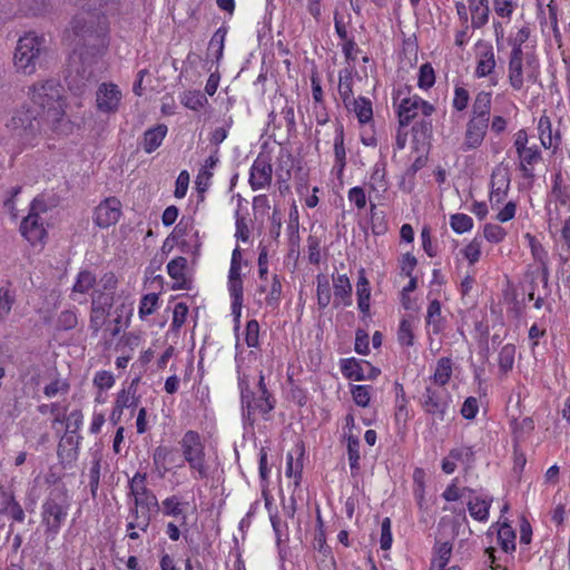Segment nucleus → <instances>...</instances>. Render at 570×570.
I'll return each mask as SVG.
<instances>
[{"label":"nucleus","instance_id":"f257e3e1","mask_svg":"<svg viewBox=\"0 0 570 570\" xmlns=\"http://www.w3.org/2000/svg\"><path fill=\"white\" fill-rule=\"evenodd\" d=\"M62 91V87L56 80H41L29 87L28 97L31 106L41 114L50 131L68 135L73 126L66 117Z\"/></svg>","mask_w":570,"mask_h":570},{"label":"nucleus","instance_id":"f03ea898","mask_svg":"<svg viewBox=\"0 0 570 570\" xmlns=\"http://www.w3.org/2000/svg\"><path fill=\"white\" fill-rule=\"evenodd\" d=\"M73 32L81 38L82 46L87 48L79 55L82 58L85 55L97 56L101 55L108 46V23L106 18L95 19L90 16L89 20L77 17L72 21Z\"/></svg>","mask_w":570,"mask_h":570},{"label":"nucleus","instance_id":"7ed1b4c3","mask_svg":"<svg viewBox=\"0 0 570 570\" xmlns=\"http://www.w3.org/2000/svg\"><path fill=\"white\" fill-rule=\"evenodd\" d=\"M46 50V39L36 32H28L18 40L13 63L18 71L32 75Z\"/></svg>","mask_w":570,"mask_h":570},{"label":"nucleus","instance_id":"20e7f679","mask_svg":"<svg viewBox=\"0 0 570 570\" xmlns=\"http://www.w3.org/2000/svg\"><path fill=\"white\" fill-rule=\"evenodd\" d=\"M238 386L240 389L244 422L253 425L257 414L264 420H268L269 412L275 409V399L273 396H264L263 394L255 393V391L249 387L246 375L238 377Z\"/></svg>","mask_w":570,"mask_h":570},{"label":"nucleus","instance_id":"39448f33","mask_svg":"<svg viewBox=\"0 0 570 570\" xmlns=\"http://www.w3.org/2000/svg\"><path fill=\"white\" fill-rule=\"evenodd\" d=\"M8 126L17 136L27 141L41 132L50 130L48 125L43 121L41 114L31 105L21 106V108L14 112Z\"/></svg>","mask_w":570,"mask_h":570},{"label":"nucleus","instance_id":"423d86ee","mask_svg":"<svg viewBox=\"0 0 570 570\" xmlns=\"http://www.w3.org/2000/svg\"><path fill=\"white\" fill-rule=\"evenodd\" d=\"M184 460L188 463L191 471L196 472L195 479H206L208 476V465L206 464L205 445L198 432L189 430L179 441Z\"/></svg>","mask_w":570,"mask_h":570},{"label":"nucleus","instance_id":"0eeeda50","mask_svg":"<svg viewBox=\"0 0 570 570\" xmlns=\"http://www.w3.org/2000/svg\"><path fill=\"white\" fill-rule=\"evenodd\" d=\"M420 403L424 412L431 416L432 425L444 422L454 414L451 395L445 390L428 386L420 399Z\"/></svg>","mask_w":570,"mask_h":570},{"label":"nucleus","instance_id":"6e6552de","mask_svg":"<svg viewBox=\"0 0 570 570\" xmlns=\"http://www.w3.org/2000/svg\"><path fill=\"white\" fill-rule=\"evenodd\" d=\"M69 504L63 495H51L42 504V523L46 525V532L56 535L68 513Z\"/></svg>","mask_w":570,"mask_h":570},{"label":"nucleus","instance_id":"1a4fd4ad","mask_svg":"<svg viewBox=\"0 0 570 570\" xmlns=\"http://www.w3.org/2000/svg\"><path fill=\"white\" fill-rule=\"evenodd\" d=\"M146 473L137 472L129 481V494L134 497V503L140 509L159 510L157 497L146 487Z\"/></svg>","mask_w":570,"mask_h":570},{"label":"nucleus","instance_id":"9d476101","mask_svg":"<svg viewBox=\"0 0 570 570\" xmlns=\"http://www.w3.org/2000/svg\"><path fill=\"white\" fill-rule=\"evenodd\" d=\"M341 371L345 377L354 381L374 380L381 373L370 362L354 357L342 360Z\"/></svg>","mask_w":570,"mask_h":570},{"label":"nucleus","instance_id":"9b49d317","mask_svg":"<svg viewBox=\"0 0 570 570\" xmlns=\"http://www.w3.org/2000/svg\"><path fill=\"white\" fill-rule=\"evenodd\" d=\"M121 216V203L116 197H108L95 209L94 222L100 228H108L115 225Z\"/></svg>","mask_w":570,"mask_h":570},{"label":"nucleus","instance_id":"f8f14e48","mask_svg":"<svg viewBox=\"0 0 570 570\" xmlns=\"http://www.w3.org/2000/svg\"><path fill=\"white\" fill-rule=\"evenodd\" d=\"M121 97V91L117 85L104 82L96 92L97 109L105 114H114L119 108Z\"/></svg>","mask_w":570,"mask_h":570},{"label":"nucleus","instance_id":"ddd939ff","mask_svg":"<svg viewBox=\"0 0 570 570\" xmlns=\"http://www.w3.org/2000/svg\"><path fill=\"white\" fill-rule=\"evenodd\" d=\"M112 294H99L92 298L90 330H92L94 333L97 334L102 327L106 316L109 314V309L112 306Z\"/></svg>","mask_w":570,"mask_h":570},{"label":"nucleus","instance_id":"4468645a","mask_svg":"<svg viewBox=\"0 0 570 570\" xmlns=\"http://www.w3.org/2000/svg\"><path fill=\"white\" fill-rule=\"evenodd\" d=\"M489 122L470 119L466 124L464 140L461 145L463 151L479 148L487 135Z\"/></svg>","mask_w":570,"mask_h":570},{"label":"nucleus","instance_id":"2eb2a0df","mask_svg":"<svg viewBox=\"0 0 570 570\" xmlns=\"http://www.w3.org/2000/svg\"><path fill=\"white\" fill-rule=\"evenodd\" d=\"M20 233L32 246L41 243L47 235L41 217L35 214H28L22 219Z\"/></svg>","mask_w":570,"mask_h":570},{"label":"nucleus","instance_id":"dca6fc26","mask_svg":"<svg viewBox=\"0 0 570 570\" xmlns=\"http://www.w3.org/2000/svg\"><path fill=\"white\" fill-rule=\"evenodd\" d=\"M523 50H511L508 65V78L514 90L522 89L524 85Z\"/></svg>","mask_w":570,"mask_h":570},{"label":"nucleus","instance_id":"f3484780","mask_svg":"<svg viewBox=\"0 0 570 570\" xmlns=\"http://www.w3.org/2000/svg\"><path fill=\"white\" fill-rule=\"evenodd\" d=\"M272 165L263 158H257L252 168L249 175V184L254 190L263 189L268 186L272 181Z\"/></svg>","mask_w":570,"mask_h":570},{"label":"nucleus","instance_id":"a211bd4d","mask_svg":"<svg viewBox=\"0 0 570 570\" xmlns=\"http://www.w3.org/2000/svg\"><path fill=\"white\" fill-rule=\"evenodd\" d=\"M510 179L508 174L500 168L493 170L491 176L490 203L492 208L499 206L505 198Z\"/></svg>","mask_w":570,"mask_h":570},{"label":"nucleus","instance_id":"6ab92c4d","mask_svg":"<svg viewBox=\"0 0 570 570\" xmlns=\"http://www.w3.org/2000/svg\"><path fill=\"white\" fill-rule=\"evenodd\" d=\"M476 49L478 66L475 75L479 78H483L489 76L495 67L494 52L492 46L485 42H479Z\"/></svg>","mask_w":570,"mask_h":570},{"label":"nucleus","instance_id":"aec40b11","mask_svg":"<svg viewBox=\"0 0 570 570\" xmlns=\"http://www.w3.org/2000/svg\"><path fill=\"white\" fill-rule=\"evenodd\" d=\"M417 104H422V98L416 95L401 99L397 107L400 127L409 126L410 122L417 116L420 110Z\"/></svg>","mask_w":570,"mask_h":570},{"label":"nucleus","instance_id":"412c9836","mask_svg":"<svg viewBox=\"0 0 570 570\" xmlns=\"http://www.w3.org/2000/svg\"><path fill=\"white\" fill-rule=\"evenodd\" d=\"M334 306H350L352 304V285L345 274L333 277Z\"/></svg>","mask_w":570,"mask_h":570},{"label":"nucleus","instance_id":"4be33fe9","mask_svg":"<svg viewBox=\"0 0 570 570\" xmlns=\"http://www.w3.org/2000/svg\"><path fill=\"white\" fill-rule=\"evenodd\" d=\"M218 161V148H216L213 151V154L206 159L205 165L203 166V168H200L196 177L195 184L196 189L199 194H204L209 187L210 179L213 177V173L210 171V169H213Z\"/></svg>","mask_w":570,"mask_h":570},{"label":"nucleus","instance_id":"5701e85b","mask_svg":"<svg viewBox=\"0 0 570 570\" xmlns=\"http://www.w3.org/2000/svg\"><path fill=\"white\" fill-rule=\"evenodd\" d=\"M491 111V94L480 91L472 105V117L470 119L489 122Z\"/></svg>","mask_w":570,"mask_h":570},{"label":"nucleus","instance_id":"b1692460","mask_svg":"<svg viewBox=\"0 0 570 570\" xmlns=\"http://www.w3.org/2000/svg\"><path fill=\"white\" fill-rule=\"evenodd\" d=\"M356 296L360 311L365 315L368 314L371 286L368 279L365 276V271L363 268L358 272V279L356 283Z\"/></svg>","mask_w":570,"mask_h":570},{"label":"nucleus","instance_id":"393cba45","mask_svg":"<svg viewBox=\"0 0 570 570\" xmlns=\"http://www.w3.org/2000/svg\"><path fill=\"white\" fill-rule=\"evenodd\" d=\"M51 0H20L19 11L26 17H40L50 12Z\"/></svg>","mask_w":570,"mask_h":570},{"label":"nucleus","instance_id":"a878e982","mask_svg":"<svg viewBox=\"0 0 570 570\" xmlns=\"http://www.w3.org/2000/svg\"><path fill=\"white\" fill-rule=\"evenodd\" d=\"M167 134V126L164 124L157 125L148 129L144 134L142 148L146 153L150 154L156 150L163 142Z\"/></svg>","mask_w":570,"mask_h":570},{"label":"nucleus","instance_id":"bb28decb","mask_svg":"<svg viewBox=\"0 0 570 570\" xmlns=\"http://www.w3.org/2000/svg\"><path fill=\"white\" fill-rule=\"evenodd\" d=\"M468 2L472 27L475 29L483 27L488 22L490 12L488 0H468Z\"/></svg>","mask_w":570,"mask_h":570},{"label":"nucleus","instance_id":"cd10ccee","mask_svg":"<svg viewBox=\"0 0 570 570\" xmlns=\"http://www.w3.org/2000/svg\"><path fill=\"white\" fill-rule=\"evenodd\" d=\"M353 78L352 72L348 69H344L340 72L338 80V94L343 100V104L347 110L351 109L352 104L355 102L356 98L353 97Z\"/></svg>","mask_w":570,"mask_h":570},{"label":"nucleus","instance_id":"c85d7f7f","mask_svg":"<svg viewBox=\"0 0 570 570\" xmlns=\"http://www.w3.org/2000/svg\"><path fill=\"white\" fill-rule=\"evenodd\" d=\"M520 158L519 169L524 178H533V171L529 166H533L541 159V153L537 147H529L518 154Z\"/></svg>","mask_w":570,"mask_h":570},{"label":"nucleus","instance_id":"c756f323","mask_svg":"<svg viewBox=\"0 0 570 570\" xmlns=\"http://www.w3.org/2000/svg\"><path fill=\"white\" fill-rule=\"evenodd\" d=\"M350 110L355 112L361 124H367L373 118L372 102L364 97L356 98Z\"/></svg>","mask_w":570,"mask_h":570},{"label":"nucleus","instance_id":"7c9ffc66","mask_svg":"<svg viewBox=\"0 0 570 570\" xmlns=\"http://www.w3.org/2000/svg\"><path fill=\"white\" fill-rule=\"evenodd\" d=\"M296 165L297 163L291 155L282 156L276 168L277 183H289L292 170H295Z\"/></svg>","mask_w":570,"mask_h":570},{"label":"nucleus","instance_id":"2f4dec72","mask_svg":"<svg viewBox=\"0 0 570 570\" xmlns=\"http://www.w3.org/2000/svg\"><path fill=\"white\" fill-rule=\"evenodd\" d=\"M490 507V501L482 500L479 498L468 501V510L470 512V515L481 522L488 520Z\"/></svg>","mask_w":570,"mask_h":570},{"label":"nucleus","instance_id":"473e14b6","mask_svg":"<svg viewBox=\"0 0 570 570\" xmlns=\"http://www.w3.org/2000/svg\"><path fill=\"white\" fill-rule=\"evenodd\" d=\"M208 102L207 97L199 90H189L184 92L181 104L191 110H199Z\"/></svg>","mask_w":570,"mask_h":570},{"label":"nucleus","instance_id":"72a5a7b5","mask_svg":"<svg viewBox=\"0 0 570 570\" xmlns=\"http://www.w3.org/2000/svg\"><path fill=\"white\" fill-rule=\"evenodd\" d=\"M517 348L513 344H505L499 353L500 372L507 374L513 368Z\"/></svg>","mask_w":570,"mask_h":570},{"label":"nucleus","instance_id":"f704fd0d","mask_svg":"<svg viewBox=\"0 0 570 570\" xmlns=\"http://www.w3.org/2000/svg\"><path fill=\"white\" fill-rule=\"evenodd\" d=\"M452 374V362L449 357H441L438 361L436 368L433 375L434 382L441 386H444Z\"/></svg>","mask_w":570,"mask_h":570},{"label":"nucleus","instance_id":"c9c22d12","mask_svg":"<svg viewBox=\"0 0 570 570\" xmlns=\"http://www.w3.org/2000/svg\"><path fill=\"white\" fill-rule=\"evenodd\" d=\"M187 267V259L183 256H178L171 259L167 264V272L169 276L175 279L178 284L185 282V269Z\"/></svg>","mask_w":570,"mask_h":570},{"label":"nucleus","instance_id":"e433bc0d","mask_svg":"<svg viewBox=\"0 0 570 570\" xmlns=\"http://www.w3.org/2000/svg\"><path fill=\"white\" fill-rule=\"evenodd\" d=\"M539 138L544 148L553 146V132L551 120L548 116H541L538 124Z\"/></svg>","mask_w":570,"mask_h":570},{"label":"nucleus","instance_id":"4c0bfd02","mask_svg":"<svg viewBox=\"0 0 570 570\" xmlns=\"http://www.w3.org/2000/svg\"><path fill=\"white\" fill-rule=\"evenodd\" d=\"M498 540L504 552L513 551L515 549V532L509 524L504 523L500 527L498 531Z\"/></svg>","mask_w":570,"mask_h":570},{"label":"nucleus","instance_id":"58836bf2","mask_svg":"<svg viewBox=\"0 0 570 570\" xmlns=\"http://www.w3.org/2000/svg\"><path fill=\"white\" fill-rule=\"evenodd\" d=\"M95 284L96 276L89 271H81L77 276L72 291L75 293L86 294L95 286Z\"/></svg>","mask_w":570,"mask_h":570},{"label":"nucleus","instance_id":"ea45409f","mask_svg":"<svg viewBox=\"0 0 570 570\" xmlns=\"http://www.w3.org/2000/svg\"><path fill=\"white\" fill-rule=\"evenodd\" d=\"M512 432L517 441L524 439L533 429L534 422L531 417H523L521 421H511Z\"/></svg>","mask_w":570,"mask_h":570},{"label":"nucleus","instance_id":"a19ab883","mask_svg":"<svg viewBox=\"0 0 570 570\" xmlns=\"http://www.w3.org/2000/svg\"><path fill=\"white\" fill-rule=\"evenodd\" d=\"M331 302V287L328 281L323 275L317 276V305L325 308Z\"/></svg>","mask_w":570,"mask_h":570},{"label":"nucleus","instance_id":"79ce46f5","mask_svg":"<svg viewBox=\"0 0 570 570\" xmlns=\"http://www.w3.org/2000/svg\"><path fill=\"white\" fill-rule=\"evenodd\" d=\"M336 136L334 139V154L336 163L340 164L341 168L345 166V148H344V128L343 125L336 126Z\"/></svg>","mask_w":570,"mask_h":570},{"label":"nucleus","instance_id":"37998d69","mask_svg":"<svg viewBox=\"0 0 570 570\" xmlns=\"http://www.w3.org/2000/svg\"><path fill=\"white\" fill-rule=\"evenodd\" d=\"M282 296V283L278 275H274L272 278L271 288L265 297L266 305L276 308L279 305Z\"/></svg>","mask_w":570,"mask_h":570},{"label":"nucleus","instance_id":"c03bdc74","mask_svg":"<svg viewBox=\"0 0 570 570\" xmlns=\"http://www.w3.org/2000/svg\"><path fill=\"white\" fill-rule=\"evenodd\" d=\"M139 403L137 394L131 395L128 391L121 390L116 399V410H119L117 419H120L122 410L126 407H136Z\"/></svg>","mask_w":570,"mask_h":570},{"label":"nucleus","instance_id":"a18cd8bd","mask_svg":"<svg viewBox=\"0 0 570 570\" xmlns=\"http://www.w3.org/2000/svg\"><path fill=\"white\" fill-rule=\"evenodd\" d=\"M3 510L17 522H23L26 518L22 507L12 494L8 495Z\"/></svg>","mask_w":570,"mask_h":570},{"label":"nucleus","instance_id":"49530a36","mask_svg":"<svg viewBox=\"0 0 570 570\" xmlns=\"http://www.w3.org/2000/svg\"><path fill=\"white\" fill-rule=\"evenodd\" d=\"M435 82V75L430 63H424L420 67L417 85L421 89H429Z\"/></svg>","mask_w":570,"mask_h":570},{"label":"nucleus","instance_id":"de8ad7c7","mask_svg":"<svg viewBox=\"0 0 570 570\" xmlns=\"http://www.w3.org/2000/svg\"><path fill=\"white\" fill-rule=\"evenodd\" d=\"M451 227L458 234L465 233L470 230L473 226V220L469 215L465 214H454L451 216Z\"/></svg>","mask_w":570,"mask_h":570},{"label":"nucleus","instance_id":"09e8293b","mask_svg":"<svg viewBox=\"0 0 570 570\" xmlns=\"http://www.w3.org/2000/svg\"><path fill=\"white\" fill-rule=\"evenodd\" d=\"M181 502L178 497L171 495L161 502L163 513L167 517H178L183 514Z\"/></svg>","mask_w":570,"mask_h":570},{"label":"nucleus","instance_id":"8fccbe9b","mask_svg":"<svg viewBox=\"0 0 570 570\" xmlns=\"http://www.w3.org/2000/svg\"><path fill=\"white\" fill-rule=\"evenodd\" d=\"M14 296L8 288H0V321H4L11 312Z\"/></svg>","mask_w":570,"mask_h":570},{"label":"nucleus","instance_id":"3c124183","mask_svg":"<svg viewBox=\"0 0 570 570\" xmlns=\"http://www.w3.org/2000/svg\"><path fill=\"white\" fill-rule=\"evenodd\" d=\"M370 385H355L352 387V396L354 402L362 407H366L370 404L371 395H370Z\"/></svg>","mask_w":570,"mask_h":570},{"label":"nucleus","instance_id":"603ef678","mask_svg":"<svg viewBox=\"0 0 570 570\" xmlns=\"http://www.w3.org/2000/svg\"><path fill=\"white\" fill-rule=\"evenodd\" d=\"M360 441L355 436H348L347 439V453H348V461L350 466L352 470L358 469V460H360Z\"/></svg>","mask_w":570,"mask_h":570},{"label":"nucleus","instance_id":"864d4df0","mask_svg":"<svg viewBox=\"0 0 570 570\" xmlns=\"http://www.w3.org/2000/svg\"><path fill=\"white\" fill-rule=\"evenodd\" d=\"M245 341L247 346L256 347L259 343V324L256 320H250L246 325Z\"/></svg>","mask_w":570,"mask_h":570},{"label":"nucleus","instance_id":"5fc2aeb1","mask_svg":"<svg viewBox=\"0 0 570 570\" xmlns=\"http://www.w3.org/2000/svg\"><path fill=\"white\" fill-rule=\"evenodd\" d=\"M426 322L428 324H432L434 326L435 333L440 331L441 304L438 299H434L430 303L428 307Z\"/></svg>","mask_w":570,"mask_h":570},{"label":"nucleus","instance_id":"6e6d98bb","mask_svg":"<svg viewBox=\"0 0 570 570\" xmlns=\"http://www.w3.org/2000/svg\"><path fill=\"white\" fill-rule=\"evenodd\" d=\"M507 232L503 227L494 224H487L484 226V237L490 242L498 244L504 239Z\"/></svg>","mask_w":570,"mask_h":570},{"label":"nucleus","instance_id":"4d7b16f0","mask_svg":"<svg viewBox=\"0 0 570 570\" xmlns=\"http://www.w3.org/2000/svg\"><path fill=\"white\" fill-rule=\"evenodd\" d=\"M69 383L65 380L56 379L51 383L45 386L43 393L48 397H53L58 393L67 394L69 391Z\"/></svg>","mask_w":570,"mask_h":570},{"label":"nucleus","instance_id":"13d9d810","mask_svg":"<svg viewBox=\"0 0 570 570\" xmlns=\"http://www.w3.org/2000/svg\"><path fill=\"white\" fill-rule=\"evenodd\" d=\"M399 342L403 345L411 346L413 345V332L411 323L407 320H402L397 331Z\"/></svg>","mask_w":570,"mask_h":570},{"label":"nucleus","instance_id":"bf43d9fd","mask_svg":"<svg viewBox=\"0 0 570 570\" xmlns=\"http://www.w3.org/2000/svg\"><path fill=\"white\" fill-rule=\"evenodd\" d=\"M158 302V296L155 293H150L145 295L140 301L139 306V315L140 317H145L154 313L155 307Z\"/></svg>","mask_w":570,"mask_h":570},{"label":"nucleus","instance_id":"052dcab7","mask_svg":"<svg viewBox=\"0 0 570 570\" xmlns=\"http://www.w3.org/2000/svg\"><path fill=\"white\" fill-rule=\"evenodd\" d=\"M77 315L71 311H63L60 313L57 320V326L59 330L68 331L77 326Z\"/></svg>","mask_w":570,"mask_h":570},{"label":"nucleus","instance_id":"680f3d73","mask_svg":"<svg viewBox=\"0 0 570 570\" xmlns=\"http://www.w3.org/2000/svg\"><path fill=\"white\" fill-rule=\"evenodd\" d=\"M100 480V459H94L89 471V487L92 497H96Z\"/></svg>","mask_w":570,"mask_h":570},{"label":"nucleus","instance_id":"e2e57ef3","mask_svg":"<svg viewBox=\"0 0 570 570\" xmlns=\"http://www.w3.org/2000/svg\"><path fill=\"white\" fill-rule=\"evenodd\" d=\"M470 100V95L466 89L463 87H455L454 89V98H453V108L458 111H462L468 107Z\"/></svg>","mask_w":570,"mask_h":570},{"label":"nucleus","instance_id":"0e129e2a","mask_svg":"<svg viewBox=\"0 0 570 570\" xmlns=\"http://www.w3.org/2000/svg\"><path fill=\"white\" fill-rule=\"evenodd\" d=\"M83 415L80 410L72 411L66 419L67 433L76 434L82 425Z\"/></svg>","mask_w":570,"mask_h":570},{"label":"nucleus","instance_id":"69168bd1","mask_svg":"<svg viewBox=\"0 0 570 570\" xmlns=\"http://www.w3.org/2000/svg\"><path fill=\"white\" fill-rule=\"evenodd\" d=\"M188 306L185 303H177L174 307L173 323L174 328H180L186 322Z\"/></svg>","mask_w":570,"mask_h":570},{"label":"nucleus","instance_id":"338daca9","mask_svg":"<svg viewBox=\"0 0 570 570\" xmlns=\"http://www.w3.org/2000/svg\"><path fill=\"white\" fill-rule=\"evenodd\" d=\"M463 252L470 264L476 263L481 256V242L478 238H474L465 246Z\"/></svg>","mask_w":570,"mask_h":570},{"label":"nucleus","instance_id":"774afa93","mask_svg":"<svg viewBox=\"0 0 570 570\" xmlns=\"http://www.w3.org/2000/svg\"><path fill=\"white\" fill-rule=\"evenodd\" d=\"M94 383L100 390H108L114 385L115 379L110 372L99 371L95 375Z\"/></svg>","mask_w":570,"mask_h":570}]
</instances>
